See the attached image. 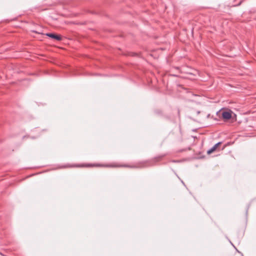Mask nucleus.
<instances>
[{
	"mask_svg": "<svg viewBox=\"0 0 256 256\" xmlns=\"http://www.w3.org/2000/svg\"><path fill=\"white\" fill-rule=\"evenodd\" d=\"M222 144V142H218L216 144H214L211 148L208 150L207 153L208 154H210L215 151L218 147Z\"/></svg>",
	"mask_w": 256,
	"mask_h": 256,
	"instance_id": "obj_4",
	"label": "nucleus"
},
{
	"mask_svg": "<svg viewBox=\"0 0 256 256\" xmlns=\"http://www.w3.org/2000/svg\"><path fill=\"white\" fill-rule=\"evenodd\" d=\"M163 156H156L154 158V160L155 162H158V160H160L162 158Z\"/></svg>",
	"mask_w": 256,
	"mask_h": 256,
	"instance_id": "obj_5",
	"label": "nucleus"
},
{
	"mask_svg": "<svg viewBox=\"0 0 256 256\" xmlns=\"http://www.w3.org/2000/svg\"><path fill=\"white\" fill-rule=\"evenodd\" d=\"M222 117L224 120H229L232 118L231 112H223L222 113Z\"/></svg>",
	"mask_w": 256,
	"mask_h": 256,
	"instance_id": "obj_3",
	"label": "nucleus"
},
{
	"mask_svg": "<svg viewBox=\"0 0 256 256\" xmlns=\"http://www.w3.org/2000/svg\"><path fill=\"white\" fill-rule=\"evenodd\" d=\"M0 254H2L0 252Z\"/></svg>",
	"mask_w": 256,
	"mask_h": 256,
	"instance_id": "obj_6",
	"label": "nucleus"
},
{
	"mask_svg": "<svg viewBox=\"0 0 256 256\" xmlns=\"http://www.w3.org/2000/svg\"><path fill=\"white\" fill-rule=\"evenodd\" d=\"M46 35L58 41H60L62 39V36L60 35H57L53 33H47Z\"/></svg>",
	"mask_w": 256,
	"mask_h": 256,
	"instance_id": "obj_2",
	"label": "nucleus"
},
{
	"mask_svg": "<svg viewBox=\"0 0 256 256\" xmlns=\"http://www.w3.org/2000/svg\"><path fill=\"white\" fill-rule=\"evenodd\" d=\"M146 162H142L139 164L138 166H130V165H113V164H108V165H103L100 164H88L87 166H105V167H127V168H142L146 166Z\"/></svg>",
	"mask_w": 256,
	"mask_h": 256,
	"instance_id": "obj_1",
	"label": "nucleus"
}]
</instances>
